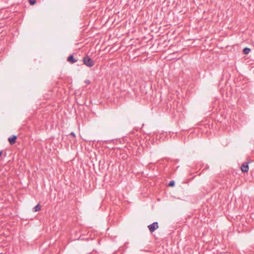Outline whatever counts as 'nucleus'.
Here are the masks:
<instances>
[{"mask_svg":"<svg viewBox=\"0 0 254 254\" xmlns=\"http://www.w3.org/2000/svg\"><path fill=\"white\" fill-rule=\"evenodd\" d=\"M83 64L88 67H92L94 65V61L88 55L83 58Z\"/></svg>","mask_w":254,"mask_h":254,"instance_id":"1","label":"nucleus"},{"mask_svg":"<svg viewBox=\"0 0 254 254\" xmlns=\"http://www.w3.org/2000/svg\"><path fill=\"white\" fill-rule=\"evenodd\" d=\"M158 227V224L157 222H153L151 224L148 226V228L151 233L154 232V231L157 229Z\"/></svg>","mask_w":254,"mask_h":254,"instance_id":"2","label":"nucleus"},{"mask_svg":"<svg viewBox=\"0 0 254 254\" xmlns=\"http://www.w3.org/2000/svg\"><path fill=\"white\" fill-rule=\"evenodd\" d=\"M249 162H244L242 164L241 167V170L243 173H247L249 171Z\"/></svg>","mask_w":254,"mask_h":254,"instance_id":"3","label":"nucleus"},{"mask_svg":"<svg viewBox=\"0 0 254 254\" xmlns=\"http://www.w3.org/2000/svg\"><path fill=\"white\" fill-rule=\"evenodd\" d=\"M16 139H17V136L13 135L12 136L9 137L8 139V140L9 142V144L11 145H12L16 142Z\"/></svg>","mask_w":254,"mask_h":254,"instance_id":"4","label":"nucleus"},{"mask_svg":"<svg viewBox=\"0 0 254 254\" xmlns=\"http://www.w3.org/2000/svg\"><path fill=\"white\" fill-rule=\"evenodd\" d=\"M67 61L68 62H69L70 64H74V63H76L77 61V60L76 59H75L74 58V57H73V55H71L69 56L67 58Z\"/></svg>","mask_w":254,"mask_h":254,"instance_id":"5","label":"nucleus"},{"mask_svg":"<svg viewBox=\"0 0 254 254\" xmlns=\"http://www.w3.org/2000/svg\"><path fill=\"white\" fill-rule=\"evenodd\" d=\"M41 210V206L38 204L33 209L34 212H37Z\"/></svg>","mask_w":254,"mask_h":254,"instance_id":"6","label":"nucleus"},{"mask_svg":"<svg viewBox=\"0 0 254 254\" xmlns=\"http://www.w3.org/2000/svg\"><path fill=\"white\" fill-rule=\"evenodd\" d=\"M250 51H251V49L248 47H246V48H244L243 50V52L245 55L248 54Z\"/></svg>","mask_w":254,"mask_h":254,"instance_id":"7","label":"nucleus"},{"mask_svg":"<svg viewBox=\"0 0 254 254\" xmlns=\"http://www.w3.org/2000/svg\"><path fill=\"white\" fill-rule=\"evenodd\" d=\"M168 186H169V187H174V186H175V182H174V181H173V180L169 182V184H168Z\"/></svg>","mask_w":254,"mask_h":254,"instance_id":"8","label":"nucleus"},{"mask_svg":"<svg viewBox=\"0 0 254 254\" xmlns=\"http://www.w3.org/2000/svg\"><path fill=\"white\" fill-rule=\"evenodd\" d=\"M29 2L31 5H34L36 3V0H29Z\"/></svg>","mask_w":254,"mask_h":254,"instance_id":"9","label":"nucleus"},{"mask_svg":"<svg viewBox=\"0 0 254 254\" xmlns=\"http://www.w3.org/2000/svg\"><path fill=\"white\" fill-rule=\"evenodd\" d=\"M70 134L73 137H75V134L73 132H71Z\"/></svg>","mask_w":254,"mask_h":254,"instance_id":"10","label":"nucleus"},{"mask_svg":"<svg viewBox=\"0 0 254 254\" xmlns=\"http://www.w3.org/2000/svg\"><path fill=\"white\" fill-rule=\"evenodd\" d=\"M85 82L88 84H90V81L88 79H86L85 80Z\"/></svg>","mask_w":254,"mask_h":254,"instance_id":"11","label":"nucleus"},{"mask_svg":"<svg viewBox=\"0 0 254 254\" xmlns=\"http://www.w3.org/2000/svg\"><path fill=\"white\" fill-rule=\"evenodd\" d=\"M2 151H0V156L2 155Z\"/></svg>","mask_w":254,"mask_h":254,"instance_id":"12","label":"nucleus"}]
</instances>
